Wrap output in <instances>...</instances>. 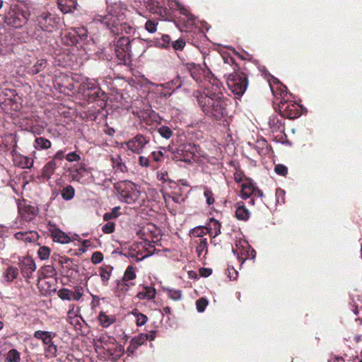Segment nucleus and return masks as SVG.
I'll use <instances>...</instances> for the list:
<instances>
[{
    "label": "nucleus",
    "mask_w": 362,
    "mask_h": 362,
    "mask_svg": "<svg viewBox=\"0 0 362 362\" xmlns=\"http://www.w3.org/2000/svg\"><path fill=\"white\" fill-rule=\"evenodd\" d=\"M100 276L103 285L107 286L110 276V272H108L106 269L102 267L100 269Z\"/></svg>",
    "instance_id": "nucleus-51"
},
{
    "label": "nucleus",
    "mask_w": 362,
    "mask_h": 362,
    "mask_svg": "<svg viewBox=\"0 0 362 362\" xmlns=\"http://www.w3.org/2000/svg\"><path fill=\"white\" fill-rule=\"evenodd\" d=\"M187 66L192 77L197 82H201L204 72L202 66L199 64H196L194 63H188Z\"/></svg>",
    "instance_id": "nucleus-20"
},
{
    "label": "nucleus",
    "mask_w": 362,
    "mask_h": 362,
    "mask_svg": "<svg viewBox=\"0 0 362 362\" xmlns=\"http://www.w3.org/2000/svg\"><path fill=\"white\" fill-rule=\"evenodd\" d=\"M158 22L156 21L148 20L146 21L145 28L146 30L151 33H153L157 30Z\"/></svg>",
    "instance_id": "nucleus-53"
},
{
    "label": "nucleus",
    "mask_w": 362,
    "mask_h": 362,
    "mask_svg": "<svg viewBox=\"0 0 362 362\" xmlns=\"http://www.w3.org/2000/svg\"><path fill=\"white\" fill-rule=\"evenodd\" d=\"M13 162L15 165L23 169H30L33 165V160L32 158L17 153L13 154Z\"/></svg>",
    "instance_id": "nucleus-19"
},
{
    "label": "nucleus",
    "mask_w": 362,
    "mask_h": 362,
    "mask_svg": "<svg viewBox=\"0 0 362 362\" xmlns=\"http://www.w3.org/2000/svg\"><path fill=\"white\" fill-rule=\"evenodd\" d=\"M29 14L18 4H12L5 13V23L14 28H22L28 21Z\"/></svg>",
    "instance_id": "nucleus-6"
},
{
    "label": "nucleus",
    "mask_w": 362,
    "mask_h": 362,
    "mask_svg": "<svg viewBox=\"0 0 362 362\" xmlns=\"http://www.w3.org/2000/svg\"><path fill=\"white\" fill-rule=\"evenodd\" d=\"M277 84L278 87L274 88L271 86V89L272 90V93L275 97L278 98V95H279V98L281 100H286L287 98H289V95L287 93V88L286 86L283 85L282 83Z\"/></svg>",
    "instance_id": "nucleus-27"
},
{
    "label": "nucleus",
    "mask_w": 362,
    "mask_h": 362,
    "mask_svg": "<svg viewBox=\"0 0 362 362\" xmlns=\"http://www.w3.org/2000/svg\"><path fill=\"white\" fill-rule=\"evenodd\" d=\"M56 4L63 14L74 13L78 6L77 0H57Z\"/></svg>",
    "instance_id": "nucleus-18"
},
{
    "label": "nucleus",
    "mask_w": 362,
    "mask_h": 362,
    "mask_svg": "<svg viewBox=\"0 0 362 362\" xmlns=\"http://www.w3.org/2000/svg\"><path fill=\"white\" fill-rule=\"evenodd\" d=\"M75 194V189L71 185H67L61 190V195L62 198L69 201L74 198Z\"/></svg>",
    "instance_id": "nucleus-36"
},
{
    "label": "nucleus",
    "mask_w": 362,
    "mask_h": 362,
    "mask_svg": "<svg viewBox=\"0 0 362 362\" xmlns=\"http://www.w3.org/2000/svg\"><path fill=\"white\" fill-rule=\"evenodd\" d=\"M18 269L13 266H8L4 272V279L8 282L11 283L16 279L18 276Z\"/></svg>",
    "instance_id": "nucleus-28"
},
{
    "label": "nucleus",
    "mask_w": 362,
    "mask_h": 362,
    "mask_svg": "<svg viewBox=\"0 0 362 362\" xmlns=\"http://www.w3.org/2000/svg\"><path fill=\"white\" fill-rule=\"evenodd\" d=\"M207 304H208V301L206 299H205L204 298H201L198 299L196 301V306H197V310L200 313L204 312Z\"/></svg>",
    "instance_id": "nucleus-55"
},
{
    "label": "nucleus",
    "mask_w": 362,
    "mask_h": 362,
    "mask_svg": "<svg viewBox=\"0 0 362 362\" xmlns=\"http://www.w3.org/2000/svg\"><path fill=\"white\" fill-rule=\"evenodd\" d=\"M157 132L164 139H169L173 134L172 129L167 126H161L158 128Z\"/></svg>",
    "instance_id": "nucleus-45"
},
{
    "label": "nucleus",
    "mask_w": 362,
    "mask_h": 362,
    "mask_svg": "<svg viewBox=\"0 0 362 362\" xmlns=\"http://www.w3.org/2000/svg\"><path fill=\"white\" fill-rule=\"evenodd\" d=\"M255 190V183L251 180L247 179L246 182L242 184L241 186V197L243 199H248L250 196L253 195Z\"/></svg>",
    "instance_id": "nucleus-22"
},
{
    "label": "nucleus",
    "mask_w": 362,
    "mask_h": 362,
    "mask_svg": "<svg viewBox=\"0 0 362 362\" xmlns=\"http://www.w3.org/2000/svg\"><path fill=\"white\" fill-rule=\"evenodd\" d=\"M56 168L57 163L55 160H52L49 161L42 169V176L47 180L49 179L54 174Z\"/></svg>",
    "instance_id": "nucleus-26"
},
{
    "label": "nucleus",
    "mask_w": 362,
    "mask_h": 362,
    "mask_svg": "<svg viewBox=\"0 0 362 362\" xmlns=\"http://www.w3.org/2000/svg\"><path fill=\"white\" fill-rule=\"evenodd\" d=\"M170 8L177 10L180 14V16L175 20V23L182 32H188L195 27L196 17L180 2L171 1Z\"/></svg>",
    "instance_id": "nucleus-4"
},
{
    "label": "nucleus",
    "mask_w": 362,
    "mask_h": 362,
    "mask_svg": "<svg viewBox=\"0 0 362 362\" xmlns=\"http://www.w3.org/2000/svg\"><path fill=\"white\" fill-rule=\"evenodd\" d=\"M274 171L276 174L281 176H286L288 173L287 168L282 164L276 165L274 167Z\"/></svg>",
    "instance_id": "nucleus-58"
},
{
    "label": "nucleus",
    "mask_w": 362,
    "mask_h": 362,
    "mask_svg": "<svg viewBox=\"0 0 362 362\" xmlns=\"http://www.w3.org/2000/svg\"><path fill=\"white\" fill-rule=\"evenodd\" d=\"M204 196L206 198V202L209 206L214 203L215 200L214 197V193L210 189L207 187L205 188Z\"/></svg>",
    "instance_id": "nucleus-49"
},
{
    "label": "nucleus",
    "mask_w": 362,
    "mask_h": 362,
    "mask_svg": "<svg viewBox=\"0 0 362 362\" xmlns=\"http://www.w3.org/2000/svg\"><path fill=\"white\" fill-rule=\"evenodd\" d=\"M132 314L136 317V324L139 327L145 325L148 320L146 315L139 313L136 309L133 310Z\"/></svg>",
    "instance_id": "nucleus-39"
},
{
    "label": "nucleus",
    "mask_w": 362,
    "mask_h": 362,
    "mask_svg": "<svg viewBox=\"0 0 362 362\" xmlns=\"http://www.w3.org/2000/svg\"><path fill=\"white\" fill-rule=\"evenodd\" d=\"M24 211L28 214V216L25 215V218L28 220H32L35 216V209L32 206H25Z\"/></svg>",
    "instance_id": "nucleus-56"
},
{
    "label": "nucleus",
    "mask_w": 362,
    "mask_h": 362,
    "mask_svg": "<svg viewBox=\"0 0 362 362\" xmlns=\"http://www.w3.org/2000/svg\"><path fill=\"white\" fill-rule=\"evenodd\" d=\"M64 40V42L69 45H75V44L78 43V40L76 37V33H74L73 30L71 31H69V32H67L66 33H65Z\"/></svg>",
    "instance_id": "nucleus-42"
},
{
    "label": "nucleus",
    "mask_w": 362,
    "mask_h": 362,
    "mask_svg": "<svg viewBox=\"0 0 362 362\" xmlns=\"http://www.w3.org/2000/svg\"><path fill=\"white\" fill-rule=\"evenodd\" d=\"M72 30L74 32V33H76V37L78 40H80L81 41H84L87 39L88 30L83 26L75 28Z\"/></svg>",
    "instance_id": "nucleus-43"
},
{
    "label": "nucleus",
    "mask_w": 362,
    "mask_h": 362,
    "mask_svg": "<svg viewBox=\"0 0 362 362\" xmlns=\"http://www.w3.org/2000/svg\"><path fill=\"white\" fill-rule=\"evenodd\" d=\"M134 284L132 282H128L127 281H124L122 279L119 280L117 284V288L115 293H117V296H119L121 293H124L128 291L130 286H134Z\"/></svg>",
    "instance_id": "nucleus-33"
},
{
    "label": "nucleus",
    "mask_w": 362,
    "mask_h": 362,
    "mask_svg": "<svg viewBox=\"0 0 362 362\" xmlns=\"http://www.w3.org/2000/svg\"><path fill=\"white\" fill-rule=\"evenodd\" d=\"M52 146L51 141L42 136L36 137L34 141L35 148L38 150H47Z\"/></svg>",
    "instance_id": "nucleus-31"
},
{
    "label": "nucleus",
    "mask_w": 362,
    "mask_h": 362,
    "mask_svg": "<svg viewBox=\"0 0 362 362\" xmlns=\"http://www.w3.org/2000/svg\"><path fill=\"white\" fill-rule=\"evenodd\" d=\"M115 223L112 221H108L105 224H104L102 227V231L104 233L110 234L115 231Z\"/></svg>",
    "instance_id": "nucleus-50"
},
{
    "label": "nucleus",
    "mask_w": 362,
    "mask_h": 362,
    "mask_svg": "<svg viewBox=\"0 0 362 362\" xmlns=\"http://www.w3.org/2000/svg\"><path fill=\"white\" fill-rule=\"evenodd\" d=\"M221 223L217 220L211 218L209 226L206 228L207 233L212 238H215L221 233Z\"/></svg>",
    "instance_id": "nucleus-25"
},
{
    "label": "nucleus",
    "mask_w": 362,
    "mask_h": 362,
    "mask_svg": "<svg viewBox=\"0 0 362 362\" xmlns=\"http://www.w3.org/2000/svg\"><path fill=\"white\" fill-rule=\"evenodd\" d=\"M114 187L119 194V199L127 204L135 203L139 197L140 192L132 182H119L115 184Z\"/></svg>",
    "instance_id": "nucleus-7"
},
{
    "label": "nucleus",
    "mask_w": 362,
    "mask_h": 362,
    "mask_svg": "<svg viewBox=\"0 0 362 362\" xmlns=\"http://www.w3.org/2000/svg\"><path fill=\"white\" fill-rule=\"evenodd\" d=\"M208 251V243L207 240L206 238L200 239L198 245L196 247V252L197 254L198 257L201 258L202 253L204 252V255L207 253Z\"/></svg>",
    "instance_id": "nucleus-38"
},
{
    "label": "nucleus",
    "mask_w": 362,
    "mask_h": 362,
    "mask_svg": "<svg viewBox=\"0 0 362 362\" xmlns=\"http://www.w3.org/2000/svg\"><path fill=\"white\" fill-rule=\"evenodd\" d=\"M171 45L175 50H182L185 45V41L182 38H180L174 42H172Z\"/></svg>",
    "instance_id": "nucleus-59"
},
{
    "label": "nucleus",
    "mask_w": 362,
    "mask_h": 362,
    "mask_svg": "<svg viewBox=\"0 0 362 362\" xmlns=\"http://www.w3.org/2000/svg\"><path fill=\"white\" fill-rule=\"evenodd\" d=\"M21 353L16 349H10L5 355L6 362H20Z\"/></svg>",
    "instance_id": "nucleus-35"
},
{
    "label": "nucleus",
    "mask_w": 362,
    "mask_h": 362,
    "mask_svg": "<svg viewBox=\"0 0 362 362\" xmlns=\"http://www.w3.org/2000/svg\"><path fill=\"white\" fill-rule=\"evenodd\" d=\"M65 158L69 162H74V161H79L81 160V158L79 154H78L76 152H71L69 153L66 156Z\"/></svg>",
    "instance_id": "nucleus-61"
},
{
    "label": "nucleus",
    "mask_w": 362,
    "mask_h": 362,
    "mask_svg": "<svg viewBox=\"0 0 362 362\" xmlns=\"http://www.w3.org/2000/svg\"><path fill=\"white\" fill-rule=\"evenodd\" d=\"M103 260V255L101 252H95L91 257V261L93 264H99Z\"/></svg>",
    "instance_id": "nucleus-60"
},
{
    "label": "nucleus",
    "mask_w": 362,
    "mask_h": 362,
    "mask_svg": "<svg viewBox=\"0 0 362 362\" xmlns=\"http://www.w3.org/2000/svg\"><path fill=\"white\" fill-rule=\"evenodd\" d=\"M268 125L272 133H284V117L281 115H272L269 117Z\"/></svg>",
    "instance_id": "nucleus-15"
},
{
    "label": "nucleus",
    "mask_w": 362,
    "mask_h": 362,
    "mask_svg": "<svg viewBox=\"0 0 362 362\" xmlns=\"http://www.w3.org/2000/svg\"><path fill=\"white\" fill-rule=\"evenodd\" d=\"M143 291L137 293L136 298L139 300H153L156 295V290L153 286H144Z\"/></svg>",
    "instance_id": "nucleus-21"
},
{
    "label": "nucleus",
    "mask_w": 362,
    "mask_h": 362,
    "mask_svg": "<svg viewBox=\"0 0 362 362\" xmlns=\"http://www.w3.org/2000/svg\"><path fill=\"white\" fill-rule=\"evenodd\" d=\"M112 165L116 171L124 173L127 171V168L123 162L119 155H116L111 158Z\"/></svg>",
    "instance_id": "nucleus-29"
},
{
    "label": "nucleus",
    "mask_w": 362,
    "mask_h": 362,
    "mask_svg": "<svg viewBox=\"0 0 362 362\" xmlns=\"http://www.w3.org/2000/svg\"><path fill=\"white\" fill-rule=\"evenodd\" d=\"M168 148L173 154V159L185 163H190L195 152L197 151V146L189 143L181 144L175 148L169 146Z\"/></svg>",
    "instance_id": "nucleus-9"
},
{
    "label": "nucleus",
    "mask_w": 362,
    "mask_h": 362,
    "mask_svg": "<svg viewBox=\"0 0 362 362\" xmlns=\"http://www.w3.org/2000/svg\"><path fill=\"white\" fill-rule=\"evenodd\" d=\"M56 333L47 331L37 330L34 332L33 337L41 340L44 345V351L47 358H54L57 354V346L53 341Z\"/></svg>",
    "instance_id": "nucleus-8"
},
{
    "label": "nucleus",
    "mask_w": 362,
    "mask_h": 362,
    "mask_svg": "<svg viewBox=\"0 0 362 362\" xmlns=\"http://www.w3.org/2000/svg\"><path fill=\"white\" fill-rule=\"evenodd\" d=\"M98 321L103 327H107L116 322V317L114 315H107L103 312H100L98 315Z\"/></svg>",
    "instance_id": "nucleus-32"
},
{
    "label": "nucleus",
    "mask_w": 362,
    "mask_h": 362,
    "mask_svg": "<svg viewBox=\"0 0 362 362\" xmlns=\"http://www.w3.org/2000/svg\"><path fill=\"white\" fill-rule=\"evenodd\" d=\"M40 272L44 278L53 277L57 274V271L52 265H45L42 267Z\"/></svg>",
    "instance_id": "nucleus-37"
},
{
    "label": "nucleus",
    "mask_w": 362,
    "mask_h": 362,
    "mask_svg": "<svg viewBox=\"0 0 362 362\" xmlns=\"http://www.w3.org/2000/svg\"><path fill=\"white\" fill-rule=\"evenodd\" d=\"M245 252L246 254H244L245 257L238 256L239 261H241L242 263H243L247 259H254L256 255L255 250L254 249H250V247H248V250H246Z\"/></svg>",
    "instance_id": "nucleus-52"
},
{
    "label": "nucleus",
    "mask_w": 362,
    "mask_h": 362,
    "mask_svg": "<svg viewBox=\"0 0 362 362\" xmlns=\"http://www.w3.org/2000/svg\"><path fill=\"white\" fill-rule=\"evenodd\" d=\"M83 295V288L81 286L75 288L74 291H72L71 299L78 300Z\"/></svg>",
    "instance_id": "nucleus-57"
},
{
    "label": "nucleus",
    "mask_w": 362,
    "mask_h": 362,
    "mask_svg": "<svg viewBox=\"0 0 362 362\" xmlns=\"http://www.w3.org/2000/svg\"><path fill=\"white\" fill-rule=\"evenodd\" d=\"M47 228L54 242L62 244H66L71 242L70 237L64 232L59 229L57 226L51 222H48Z\"/></svg>",
    "instance_id": "nucleus-14"
},
{
    "label": "nucleus",
    "mask_w": 362,
    "mask_h": 362,
    "mask_svg": "<svg viewBox=\"0 0 362 362\" xmlns=\"http://www.w3.org/2000/svg\"><path fill=\"white\" fill-rule=\"evenodd\" d=\"M136 269L132 265H129L122 278L124 281H129L136 279Z\"/></svg>",
    "instance_id": "nucleus-40"
},
{
    "label": "nucleus",
    "mask_w": 362,
    "mask_h": 362,
    "mask_svg": "<svg viewBox=\"0 0 362 362\" xmlns=\"http://www.w3.org/2000/svg\"><path fill=\"white\" fill-rule=\"evenodd\" d=\"M20 268L23 276L26 279H29L32 277L33 273L36 269V264L32 258L27 257L24 258L20 263Z\"/></svg>",
    "instance_id": "nucleus-17"
},
{
    "label": "nucleus",
    "mask_w": 362,
    "mask_h": 362,
    "mask_svg": "<svg viewBox=\"0 0 362 362\" xmlns=\"http://www.w3.org/2000/svg\"><path fill=\"white\" fill-rule=\"evenodd\" d=\"M124 20V16L120 11L116 12L112 10L106 15H97L94 18L95 23H100L115 35L134 33L135 28Z\"/></svg>",
    "instance_id": "nucleus-2"
},
{
    "label": "nucleus",
    "mask_w": 362,
    "mask_h": 362,
    "mask_svg": "<svg viewBox=\"0 0 362 362\" xmlns=\"http://www.w3.org/2000/svg\"><path fill=\"white\" fill-rule=\"evenodd\" d=\"M139 164L142 167H148L150 165L149 158L143 156H139Z\"/></svg>",
    "instance_id": "nucleus-64"
},
{
    "label": "nucleus",
    "mask_w": 362,
    "mask_h": 362,
    "mask_svg": "<svg viewBox=\"0 0 362 362\" xmlns=\"http://www.w3.org/2000/svg\"><path fill=\"white\" fill-rule=\"evenodd\" d=\"M148 339V335L147 334L141 333L139 335L133 337L130 342L135 345L137 348L141 346L145 341Z\"/></svg>",
    "instance_id": "nucleus-41"
},
{
    "label": "nucleus",
    "mask_w": 362,
    "mask_h": 362,
    "mask_svg": "<svg viewBox=\"0 0 362 362\" xmlns=\"http://www.w3.org/2000/svg\"><path fill=\"white\" fill-rule=\"evenodd\" d=\"M50 252L51 250L49 247L47 246H41L37 251V255L41 259L45 260L49 258Z\"/></svg>",
    "instance_id": "nucleus-46"
},
{
    "label": "nucleus",
    "mask_w": 362,
    "mask_h": 362,
    "mask_svg": "<svg viewBox=\"0 0 362 362\" xmlns=\"http://www.w3.org/2000/svg\"><path fill=\"white\" fill-rule=\"evenodd\" d=\"M190 233L194 237H202L207 233V230L206 228L202 226L195 227L191 230Z\"/></svg>",
    "instance_id": "nucleus-48"
},
{
    "label": "nucleus",
    "mask_w": 362,
    "mask_h": 362,
    "mask_svg": "<svg viewBox=\"0 0 362 362\" xmlns=\"http://www.w3.org/2000/svg\"><path fill=\"white\" fill-rule=\"evenodd\" d=\"M37 233L34 231L17 232L14 236L18 240L30 243L35 239Z\"/></svg>",
    "instance_id": "nucleus-30"
},
{
    "label": "nucleus",
    "mask_w": 362,
    "mask_h": 362,
    "mask_svg": "<svg viewBox=\"0 0 362 362\" xmlns=\"http://www.w3.org/2000/svg\"><path fill=\"white\" fill-rule=\"evenodd\" d=\"M35 22L42 30L48 33H52L57 27V18L47 10L39 11L35 15Z\"/></svg>",
    "instance_id": "nucleus-12"
},
{
    "label": "nucleus",
    "mask_w": 362,
    "mask_h": 362,
    "mask_svg": "<svg viewBox=\"0 0 362 362\" xmlns=\"http://www.w3.org/2000/svg\"><path fill=\"white\" fill-rule=\"evenodd\" d=\"M72 295V291L63 288L60 289L58 292L59 297L62 300H71V296Z\"/></svg>",
    "instance_id": "nucleus-47"
},
{
    "label": "nucleus",
    "mask_w": 362,
    "mask_h": 362,
    "mask_svg": "<svg viewBox=\"0 0 362 362\" xmlns=\"http://www.w3.org/2000/svg\"><path fill=\"white\" fill-rule=\"evenodd\" d=\"M149 137L144 136L141 134H136L127 143V147L133 153L141 154L146 146L149 144Z\"/></svg>",
    "instance_id": "nucleus-13"
},
{
    "label": "nucleus",
    "mask_w": 362,
    "mask_h": 362,
    "mask_svg": "<svg viewBox=\"0 0 362 362\" xmlns=\"http://www.w3.org/2000/svg\"><path fill=\"white\" fill-rule=\"evenodd\" d=\"M244 175V173L242 170H236L233 175L235 181L238 183L241 182L243 180Z\"/></svg>",
    "instance_id": "nucleus-63"
},
{
    "label": "nucleus",
    "mask_w": 362,
    "mask_h": 362,
    "mask_svg": "<svg viewBox=\"0 0 362 362\" xmlns=\"http://www.w3.org/2000/svg\"><path fill=\"white\" fill-rule=\"evenodd\" d=\"M194 95L199 107L205 116L219 122L224 127L228 126V107L231 103L221 92H211L207 90L204 93L197 91Z\"/></svg>",
    "instance_id": "nucleus-1"
},
{
    "label": "nucleus",
    "mask_w": 362,
    "mask_h": 362,
    "mask_svg": "<svg viewBox=\"0 0 362 362\" xmlns=\"http://www.w3.org/2000/svg\"><path fill=\"white\" fill-rule=\"evenodd\" d=\"M250 213L243 202H238L235 210V217L240 221H246L250 218Z\"/></svg>",
    "instance_id": "nucleus-23"
},
{
    "label": "nucleus",
    "mask_w": 362,
    "mask_h": 362,
    "mask_svg": "<svg viewBox=\"0 0 362 362\" xmlns=\"http://www.w3.org/2000/svg\"><path fill=\"white\" fill-rule=\"evenodd\" d=\"M168 297L174 300H179L182 298V291L180 290H168Z\"/></svg>",
    "instance_id": "nucleus-54"
},
{
    "label": "nucleus",
    "mask_w": 362,
    "mask_h": 362,
    "mask_svg": "<svg viewBox=\"0 0 362 362\" xmlns=\"http://www.w3.org/2000/svg\"><path fill=\"white\" fill-rule=\"evenodd\" d=\"M170 37L168 35H163L160 38V42H159L160 45L163 47H169L171 43Z\"/></svg>",
    "instance_id": "nucleus-62"
},
{
    "label": "nucleus",
    "mask_w": 362,
    "mask_h": 362,
    "mask_svg": "<svg viewBox=\"0 0 362 362\" xmlns=\"http://www.w3.org/2000/svg\"><path fill=\"white\" fill-rule=\"evenodd\" d=\"M147 7L151 13L160 16H164L166 13V8H163L158 0L149 1Z\"/></svg>",
    "instance_id": "nucleus-24"
},
{
    "label": "nucleus",
    "mask_w": 362,
    "mask_h": 362,
    "mask_svg": "<svg viewBox=\"0 0 362 362\" xmlns=\"http://www.w3.org/2000/svg\"><path fill=\"white\" fill-rule=\"evenodd\" d=\"M278 110L282 117L289 119H296L302 114L301 105L289 98H287L286 100H280Z\"/></svg>",
    "instance_id": "nucleus-10"
},
{
    "label": "nucleus",
    "mask_w": 362,
    "mask_h": 362,
    "mask_svg": "<svg viewBox=\"0 0 362 362\" xmlns=\"http://www.w3.org/2000/svg\"><path fill=\"white\" fill-rule=\"evenodd\" d=\"M47 65L46 59H41L36 62V63L30 69L29 73L33 75L39 74L44 70Z\"/></svg>",
    "instance_id": "nucleus-34"
},
{
    "label": "nucleus",
    "mask_w": 362,
    "mask_h": 362,
    "mask_svg": "<svg viewBox=\"0 0 362 362\" xmlns=\"http://www.w3.org/2000/svg\"><path fill=\"white\" fill-rule=\"evenodd\" d=\"M79 90L88 103L100 102L99 105L101 107L105 106L107 96L94 79L87 78L80 85Z\"/></svg>",
    "instance_id": "nucleus-3"
},
{
    "label": "nucleus",
    "mask_w": 362,
    "mask_h": 362,
    "mask_svg": "<svg viewBox=\"0 0 362 362\" xmlns=\"http://www.w3.org/2000/svg\"><path fill=\"white\" fill-rule=\"evenodd\" d=\"M120 207L117 206L114 207L111 211L107 212L103 215V219L104 221H108L111 219H114L117 218L120 215Z\"/></svg>",
    "instance_id": "nucleus-44"
},
{
    "label": "nucleus",
    "mask_w": 362,
    "mask_h": 362,
    "mask_svg": "<svg viewBox=\"0 0 362 362\" xmlns=\"http://www.w3.org/2000/svg\"><path fill=\"white\" fill-rule=\"evenodd\" d=\"M238 66L237 64L235 67ZM228 88L239 98L243 95L248 86V78L245 73L234 68V71L228 74L226 79Z\"/></svg>",
    "instance_id": "nucleus-5"
},
{
    "label": "nucleus",
    "mask_w": 362,
    "mask_h": 362,
    "mask_svg": "<svg viewBox=\"0 0 362 362\" xmlns=\"http://www.w3.org/2000/svg\"><path fill=\"white\" fill-rule=\"evenodd\" d=\"M131 43L129 37L122 36L115 45L116 57L122 64H127L131 62Z\"/></svg>",
    "instance_id": "nucleus-11"
},
{
    "label": "nucleus",
    "mask_w": 362,
    "mask_h": 362,
    "mask_svg": "<svg viewBox=\"0 0 362 362\" xmlns=\"http://www.w3.org/2000/svg\"><path fill=\"white\" fill-rule=\"evenodd\" d=\"M183 84V81L180 76H177L171 81L161 84L163 92L162 93L164 97H170L172 93L181 88Z\"/></svg>",
    "instance_id": "nucleus-16"
}]
</instances>
